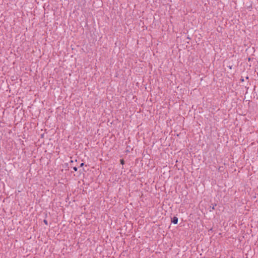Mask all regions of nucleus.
<instances>
[{
	"label": "nucleus",
	"instance_id": "f257e3e1",
	"mask_svg": "<svg viewBox=\"0 0 258 258\" xmlns=\"http://www.w3.org/2000/svg\"><path fill=\"white\" fill-rule=\"evenodd\" d=\"M178 219L177 217L174 216L173 218H171V223L174 224H176L178 223Z\"/></svg>",
	"mask_w": 258,
	"mask_h": 258
},
{
	"label": "nucleus",
	"instance_id": "f03ea898",
	"mask_svg": "<svg viewBox=\"0 0 258 258\" xmlns=\"http://www.w3.org/2000/svg\"><path fill=\"white\" fill-rule=\"evenodd\" d=\"M217 206V204H212L211 206H210V207H209V211L210 212H211L212 210H214L215 209V207Z\"/></svg>",
	"mask_w": 258,
	"mask_h": 258
},
{
	"label": "nucleus",
	"instance_id": "7ed1b4c3",
	"mask_svg": "<svg viewBox=\"0 0 258 258\" xmlns=\"http://www.w3.org/2000/svg\"><path fill=\"white\" fill-rule=\"evenodd\" d=\"M120 163L122 165L124 164V163H125L124 160L123 159H120Z\"/></svg>",
	"mask_w": 258,
	"mask_h": 258
},
{
	"label": "nucleus",
	"instance_id": "20e7f679",
	"mask_svg": "<svg viewBox=\"0 0 258 258\" xmlns=\"http://www.w3.org/2000/svg\"><path fill=\"white\" fill-rule=\"evenodd\" d=\"M43 222L45 223V225H47L48 224V222H47V221L45 219H44L43 220Z\"/></svg>",
	"mask_w": 258,
	"mask_h": 258
},
{
	"label": "nucleus",
	"instance_id": "39448f33",
	"mask_svg": "<svg viewBox=\"0 0 258 258\" xmlns=\"http://www.w3.org/2000/svg\"><path fill=\"white\" fill-rule=\"evenodd\" d=\"M73 170H74V171H77V170H78V168H77V167L75 166V167H73Z\"/></svg>",
	"mask_w": 258,
	"mask_h": 258
},
{
	"label": "nucleus",
	"instance_id": "423d86ee",
	"mask_svg": "<svg viewBox=\"0 0 258 258\" xmlns=\"http://www.w3.org/2000/svg\"><path fill=\"white\" fill-rule=\"evenodd\" d=\"M84 165V163H82L80 164V167H83Z\"/></svg>",
	"mask_w": 258,
	"mask_h": 258
},
{
	"label": "nucleus",
	"instance_id": "0eeeda50",
	"mask_svg": "<svg viewBox=\"0 0 258 258\" xmlns=\"http://www.w3.org/2000/svg\"><path fill=\"white\" fill-rule=\"evenodd\" d=\"M240 81H241V82H243V81H244V79H243V78H241L240 79Z\"/></svg>",
	"mask_w": 258,
	"mask_h": 258
},
{
	"label": "nucleus",
	"instance_id": "6e6552de",
	"mask_svg": "<svg viewBox=\"0 0 258 258\" xmlns=\"http://www.w3.org/2000/svg\"><path fill=\"white\" fill-rule=\"evenodd\" d=\"M66 166H67V167H68V163H67V164H66Z\"/></svg>",
	"mask_w": 258,
	"mask_h": 258
},
{
	"label": "nucleus",
	"instance_id": "1a4fd4ad",
	"mask_svg": "<svg viewBox=\"0 0 258 258\" xmlns=\"http://www.w3.org/2000/svg\"><path fill=\"white\" fill-rule=\"evenodd\" d=\"M70 162L72 163V162H73V160H71Z\"/></svg>",
	"mask_w": 258,
	"mask_h": 258
}]
</instances>
